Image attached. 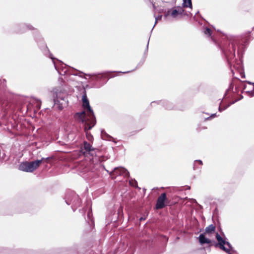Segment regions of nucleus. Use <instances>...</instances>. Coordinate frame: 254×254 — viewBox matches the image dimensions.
<instances>
[{
  "label": "nucleus",
  "mask_w": 254,
  "mask_h": 254,
  "mask_svg": "<svg viewBox=\"0 0 254 254\" xmlns=\"http://www.w3.org/2000/svg\"><path fill=\"white\" fill-rule=\"evenodd\" d=\"M144 219H145V218H143V217H141V218H140V221L143 220H144Z\"/></svg>",
  "instance_id": "31"
},
{
  "label": "nucleus",
  "mask_w": 254,
  "mask_h": 254,
  "mask_svg": "<svg viewBox=\"0 0 254 254\" xmlns=\"http://www.w3.org/2000/svg\"><path fill=\"white\" fill-rule=\"evenodd\" d=\"M204 33L205 35L210 36L211 35V30L209 28H206L204 31Z\"/></svg>",
  "instance_id": "22"
},
{
  "label": "nucleus",
  "mask_w": 254,
  "mask_h": 254,
  "mask_svg": "<svg viewBox=\"0 0 254 254\" xmlns=\"http://www.w3.org/2000/svg\"><path fill=\"white\" fill-rule=\"evenodd\" d=\"M50 58L51 59L53 60V63L54 64L55 67L56 69L58 71L59 73L60 74H61V75H64V74H65L66 73L67 70H64V68L63 64H62V69L61 70L60 69V68L58 67L57 64L54 62V58L52 56L51 54H50Z\"/></svg>",
  "instance_id": "15"
},
{
  "label": "nucleus",
  "mask_w": 254,
  "mask_h": 254,
  "mask_svg": "<svg viewBox=\"0 0 254 254\" xmlns=\"http://www.w3.org/2000/svg\"><path fill=\"white\" fill-rule=\"evenodd\" d=\"M50 158V157H47V158H42L41 160H37V161H40V164L42 163V162L46 160H48Z\"/></svg>",
  "instance_id": "24"
},
{
  "label": "nucleus",
  "mask_w": 254,
  "mask_h": 254,
  "mask_svg": "<svg viewBox=\"0 0 254 254\" xmlns=\"http://www.w3.org/2000/svg\"><path fill=\"white\" fill-rule=\"evenodd\" d=\"M40 164V161L25 162L20 164L19 169L26 172H32L35 170Z\"/></svg>",
  "instance_id": "7"
},
{
  "label": "nucleus",
  "mask_w": 254,
  "mask_h": 254,
  "mask_svg": "<svg viewBox=\"0 0 254 254\" xmlns=\"http://www.w3.org/2000/svg\"><path fill=\"white\" fill-rule=\"evenodd\" d=\"M153 7H154V8H155V5H154V4H153Z\"/></svg>",
  "instance_id": "36"
},
{
  "label": "nucleus",
  "mask_w": 254,
  "mask_h": 254,
  "mask_svg": "<svg viewBox=\"0 0 254 254\" xmlns=\"http://www.w3.org/2000/svg\"><path fill=\"white\" fill-rule=\"evenodd\" d=\"M216 239L218 242L215 246H219V248L228 254H235L236 251L233 249L230 243L223 239L218 233L216 234Z\"/></svg>",
  "instance_id": "4"
},
{
  "label": "nucleus",
  "mask_w": 254,
  "mask_h": 254,
  "mask_svg": "<svg viewBox=\"0 0 254 254\" xmlns=\"http://www.w3.org/2000/svg\"><path fill=\"white\" fill-rule=\"evenodd\" d=\"M253 30L254 31V28H253Z\"/></svg>",
  "instance_id": "37"
},
{
  "label": "nucleus",
  "mask_w": 254,
  "mask_h": 254,
  "mask_svg": "<svg viewBox=\"0 0 254 254\" xmlns=\"http://www.w3.org/2000/svg\"><path fill=\"white\" fill-rule=\"evenodd\" d=\"M20 30H17L18 33H23L25 32L27 30H34L37 31V29H35L32 26L29 24H22L20 26Z\"/></svg>",
  "instance_id": "13"
},
{
  "label": "nucleus",
  "mask_w": 254,
  "mask_h": 254,
  "mask_svg": "<svg viewBox=\"0 0 254 254\" xmlns=\"http://www.w3.org/2000/svg\"><path fill=\"white\" fill-rule=\"evenodd\" d=\"M237 101V100L233 101V102H232L225 106H221L220 105L219 107V109H218L219 111L220 112H222V111L226 110L227 108H228L229 106H230L231 105L234 104Z\"/></svg>",
  "instance_id": "19"
},
{
  "label": "nucleus",
  "mask_w": 254,
  "mask_h": 254,
  "mask_svg": "<svg viewBox=\"0 0 254 254\" xmlns=\"http://www.w3.org/2000/svg\"><path fill=\"white\" fill-rule=\"evenodd\" d=\"M167 199L166 193H162L157 198L155 207L157 209H160L165 206V202Z\"/></svg>",
  "instance_id": "11"
},
{
  "label": "nucleus",
  "mask_w": 254,
  "mask_h": 254,
  "mask_svg": "<svg viewBox=\"0 0 254 254\" xmlns=\"http://www.w3.org/2000/svg\"><path fill=\"white\" fill-rule=\"evenodd\" d=\"M238 44V39L234 38L230 40L228 43L222 48L223 52L229 62L235 57L236 45Z\"/></svg>",
  "instance_id": "3"
},
{
  "label": "nucleus",
  "mask_w": 254,
  "mask_h": 254,
  "mask_svg": "<svg viewBox=\"0 0 254 254\" xmlns=\"http://www.w3.org/2000/svg\"><path fill=\"white\" fill-rule=\"evenodd\" d=\"M91 213L89 211L87 214L88 217L89 218L90 217Z\"/></svg>",
  "instance_id": "30"
},
{
  "label": "nucleus",
  "mask_w": 254,
  "mask_h": 254,
  "mask_svg": "<svg viewBox=\"0 0 254 254\" xmlns=\"http://www.w3.org/2000/svg\"><path fill=\"white\" fill-rule=\"evenodd\" d=\"M74 117L78 121L84 124V131L86 132V137L89 141L92 140L93 137L88 132V130H90L96 125V124L93 123V119H86V115L84 112L76 113Z\"/></svg>",
  "instance_id": "1"
},
{
  "label": "nucleus",
  "mask_w": 254,
  "mask_h": 254,
  "mask_svg": "<svg viewBox=\"0 0 254 254\" xmlns=\"http://www.w3.org/2000/svg\"><path fill=\"white\" fill-rule=\"evenodd\" d=\"M239 47H238V52H239Z\"/></svg>",
  "instance_id": "35"
},
{
  "label": "nucleus",
  "mask_w": 254,
  "mask_h": 254,
  "mask_svg": "<svg viewBox=\"0 0 254 254\" xmlns=\"http://www.w3.org/2000/svg\"><path fill=\"white\" fill-rule=\"evenodd\" d=\"M193 201H194L195 202H196V200L193 199Z\"/></svg>",
  "instance_id": "34"
},
{
  "label": "nucleus",
  "mask_w": 254,
  "mask_h": 254,
  "mask_svg": "<svg viewBox=\"0 0 254 254\" xmlns=\"http://www.w3.org/2000/svg\"><path fill=\"white\" fill-rule=\"evenodd\" d=\"M130 72V71H125V72L120 71L119 72H120V73H128V72Z\"/></svg>",
  "instance_id": "29"
},
{
  "label": "nucleus",
  "mask_w": 254,
  "mask_h": 254,
  "mask_svg": "<svg viewBox=\"0 0 254 254\" xmlns=\"http://www.w3.org/2000/svg\"><path fill=\"white\" fill-rule=\"evenodd\" d=\"M249 85L250 86L248 87L247 85H245L244 88L246 90V92L248 93L249 96L253 97L254 96V83L251 82H248Z\"/></svg>",
  "instance_id": "12"
},
{
  "label": "nucleus",
  "mask_w": 254,
  "mask_h": 254,
  "mask_svg": "<svg viewBox=\"0 0 254 254\" xmlns=\"http://www.w3.org/2000/svg\"><path fill=\"white\" fill-rule=\"evenodd\" d=\"M216 116V114H212L209 117H208L207 118L205 119V120H208L211 118H214Z\"/></svg>",
  "instance_id": "26"
},
{
  "label": "nucleus",
  "mask_w": 254,
  "mask_h": 254,
  "mask_svg": "<svg viewBox=\"0 0 254 254\" xmlns=\"http://www.w3.org/2000/svg\"><path fill=\"white\" fill-rule=\"evenodd\" d=\"M148 44H149V42L147 43V49H148Z\"/></svg>",
  "instance_id": "33"
},
{
  "label": "nucleus",
  "mask_w": 254,
  "mask_h": 254,
  "mask_svg": "<svg viewBox=\"0 0 254 254\" xmlns=\"http://www.w3.org/2000/svg\"><path fill=\"white\" fill-rule=\"evenodd\" d=\"M65 201L67 205H71L73 211L80 206L81 200L79 196L74 192H70L65 197Z\"/></svg>",
  "instance_id": "5"
},
{
  "label": "nucleus",
  "mask_w": 254,
  "mask_h": 254,
  "mask_svg": "<svg viewBox=\"0 0 254 254\" xmlns=\"http://www.w3.org/2000/svg\"><path fill=\"white\" fill-rule=\"evenodd\" d=\"M101 137L104 139L111 140L112 137L108 134L104 130H101Z\"/></svg>",
  "instance_id": "17"
},
{
  "label": "nucleus",
  "mask_w": 254,
  "mask_h": 254,
  "mask_svg": "<svg viewBox=\"0 0 254 254\" xmlns=\"http://www.w3.org/2000/svg\"><path fill=\"white\" fill-rule=\"evenodd\" d=\"M166 108L169 110L172 109V107L170 106H167Z\"/></svg>",
  "instance_id": "28"
},
{
  "label": "nucleus",
  "mask_w": 254,
  "mask_h": 254,
  "mask_svg": "<svg viewBox=\"0 0 254 254\" xmlns=\"http://www.w3.org/2000/svg\"><path fill=\"white\" fill-rule=\"evenodd\" d=\"M41 105V102L40 101H39V100L37 101V105H36V107H37L38 109H40Z\"/></svg>",
  "instance_id": "25"
},
{
  "label": "nucleus",
  "mask_w": 254,
  "mask_h": 254,
  "mask_svg": "<svg viewBox=\"0 0 254 254\" xmlns=\"http://www.w3.org/2000/svg\"><path fill=\"white\" fill-rule=\"evenodd\" d=\"M198 163L200 165H202V162L200 160H196L194 161V164H193V169L195 170L196 168H197L196 164Z\"/></svg>",
  "instance_id": "21"
},
{
  "label": "nucleus",
  "mask_w": 254,
  "mask_h": 254,
  "mask_svg": "<svg viewBox=\"0 0 254 254\" xmlns=\"http://www.w3.org/2000/svg\"><path fill=\"white\" fill-rule=\"evenodd\" d=\"M53 93L55 104H57L60 109H63L66 104V92L61 87H58L53 90Z\"/></svg>",
  "instance_id": "2"
},
{
  "label": "nucleus",
  "mask_w": 254,
  "mask_h": 254,
  "mask_svg": "<svg viewBox=\"0 0 254 254\" xmlns=\"http://www.w3.org/2000/svg\"><path fill=\"white\" fill-rule=\"evenodd\" d=\"M4 80H1L0 79V83H2V82H4Z\"/></svg>",
  "instance_id": "32"
},
{
  "label": "nucleus",
  "mask_w": 254,
  "mask_h": 254,
  "mask_svg": "<svg viewBox=\"0 0 254 254\" xmlns=\"http://www.w3.org/2000/svg\"><path fill=\"white\" fill-rule=\"evenodd\" d=\"M81 149L84 154H89L92 156L95 155L97 150L96 149L94 148L89 143L86 141L84 142L83 146L81 148Z\"/></svg>",
  "instance_id": "9"
},
{
  "label": "nucleus",
  "mask_w": 254,
  "mask_h": 254,
  "mask_svg": "<svg viewBox=\"0 0 254 254\" xmlns=\"http://www.w3.org/2000/svg\"><path fill=\"white\" fill-rule=\"evenodd\" d=\"M82 106L86 110L87 113H85L86 115V119H93V123L96 124V118L95 117L94 112L91 107L90 106L89 102L87 99L86 94L85 92L82 97ZM85 112V111H84Z\"/></svg>",
  "instance_id": "6"
},
{
  "label": "nucleus",
  "mask_w": 254,
  "mask_h": 254,
  "mask_svg": "<svg viewBox=\"0 0 254 254\" xmlns=\"http://www.w3.org/2000/svg\"><path fill=\"white\" fill-rule=\"evenodd\" d=\"M199 242L200 244L203 245L205 244H209L211 243V241L205 237L204 234H201L198 238Z\"/></svg>",
  "instance_id": "14"
},
{
  "label": "nucleus",
  "mask_w": 254,
  "mask_h": 254,
  "mask_svg": "<svg viewBox=\"0 0 254 254\" xmlns=\"http://www.w3.org/2000/svg\"><path fill=\"white\" fill-rule=\"evenodd\" d=\"M183 7L192 8L191 0H183Z\"/></svg>",
  "instance_id": "18"
},
{
  "label": "nucleus",
  "mask_w": 254,
  "mask_h": 254,
  "mask_svg": "<svg viewBox=\"0 0 254 254\" xmlns=\"http://www.w3.org/2000/svg\"><path fill=\"white\" fill-rule=\"evenodd\" d=\"M185 10L182 6H176L169 9L165 14V16H170L174 18H176L178 15H183Z\"/></svg>",
  "instance_id": "8"
},
{
  "label": "nucleus",
  "mask_w": 254,
  "mask_h": 254,
  "mask_svg": "<svg viewBox=\"0 0 254 254\" xmlns=\"http://www.w3.org/2000/svg\"><path fill=\"white\" fill-rule=\"evenodd\" d=\"M129 185L135 188H138L137 183L135 180L131 179L129 180Z\"/></svg>",
  "instance_id": "20"
},
{
  "label": "nucleus",
  "mask_w": 254,
  "mask_h": 254,
  "mask_svg": "<svg viewBox=\"0 0 254 254\" xmlns=\"http://www.w3.org/2000/svg\"><path fill=\"white\" fill-rule=\"evenodd\" d=\"M215 231V227L213 224H211L206 227L205 229V233L210 234L214 233Z\"/></svg>",
  "instance_id": "16"
},
{
  "label": "nucleus",
  "mask_w": 254,
  "mask_h": 254,
  "mask_svg": "<svg viewBox=\"0 0 254 254\" xmlns=\"http://www.w3.org/2000/svg\"><path fill=\"white\" fill-rule=\"evenodd\" d=\"M161 18H162V15H160L157 16V17H155V24H154L153 27L155 26V25L156 24L157 21L161 20ZM153 28L154 27H153Z\"/></svg>",
  "instance_id": "23"
},
{
  "label": "nucleus",
  "mask_w": 254,
  "mask_h": 254,
  "mask_svg": "<svg viewBox=\"0 0 254 254\" xmlns=\"http://www.w3.org/2000/svg\"><path fill=\"white\" fill-rule=\"evenodd\" d=\"M43 46H44V50L45 51V52H49V50L47 47V46L45 45V43H43Z\"/></svg>",
  "instance_id": "27"
},
{
  "label": "nucleus",
  "mask_w": 254,
  "mask_h": 254,
  "mask_svg": "<svg viewBox=\"0 0 254 254\" xmlns=\"http://www.w3.org/2000/svg\"><path fill=\"white\" fill-rule=\"evenodd\" d=\"M111 174L112 176L115 175V178L116 177V176H123L124 177H128L129 175L128 171L126 169L122 167L115 168Z\"/></svg>",
  "instance_id": "10"
}]
</instances>
